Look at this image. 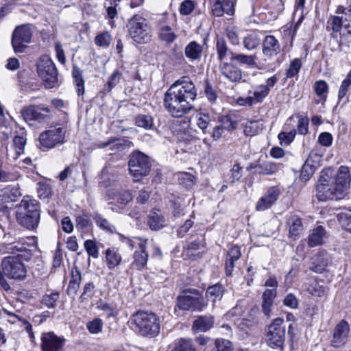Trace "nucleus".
Here are the masks:
<instances>
[{
  "instance_id": "nucleus-17",
  "label": "nucleus",
  "mask_w": 351,
  "mask_h": 351,
  "mask_svg": "<svg viewBox=\"0 0 351 351\" xmlns=\"http://www.w3.org/2000/svg\"><path fill=\"white\" fill-rule=\"evenodd\" d=\"M350 332L348 322L341 320L335 328L331 345L335 348L343 346L347 341Z\"/></svg>"
},
{
  "instance_id": "nucleus-35",
  "label": "nucleus",
  "mask_w": 351,
  "mask_h": 351,
  "mask_svg": "<svg viewBox=\"0 0 351 351\" xmlns=\"http://www.w3.org/2000/svg\"><path fill=\"white\" fill-rule=\"evenodd\" d=\"M243 45L248 51L256 49L261 44V40L257 33L253 32L243 38Z\"/></svg>"
},
{
  "instance_id": "nucleus-6",
  "label": "nucleus",
  "mask_w": 351,
  "mask_h": 351,
  "mask_svg": "<svg viewBox=\"0 0 351 351\" xmlns=\"http://www.w3.org/2000/svg\"><path fill=\"white\" fill-rule=\"evenodd\" d=\"M208 305L202 293L195 289H186L177 297L176 306L182 311H202Z\"/></svg>"
},
{
  "instance_id": "nucleus-9",
  "label": "nucleus",
  "mask_w": 351,
  "mask_h": 351,
  "mask_svg": "<svg viewBox=\"0 0 351 351\" xmlns=\"http://www.w3.org/2000/svg\"><path fill=\"white\" fill-rule=\"evenodd\" d=\"M129 171L134 182H138L147 176L151 170L149 157L141 152H133L128 162Z\"/></svg>"
},
{
  "instance_id": "nucleus-63",
  "label": "nucleus",
  "mask_w": 351,
  "mask_h": 351,
  "mask_svg": "<svg viewBox=\"0 0 351 351\" xmlns=\"http://www.w3.org/2000/svg\"><path fill=\"white\" fill-rule=\"evenodd\" d=\"M333 137L332 134L327 132L319 134L318 136V142L324 147H328L332 145Z\"/></svg>"
},
{
  "instance_id": "nucleus-22",
  "label": "nucleus",
  "mask_w": 351,
  "mask_h": 351,
  "mask_svg": "<svg viewBox=\"0 0 351 351\" xmlns=\"http://www.w3.org/2000/svg\"><path fill=\"white\" fill-rule=\"evenodd\" d=\"M236 0H221L220 3L212 4V12L214 16L220 17L225 13L232 16L234 13Z\"/></svg>"
},
{
  "instance_id": "nucleus-55",
  "label": "nucleus",
  "mask_w": 351,
  "mask_h": 351,
  "mask_svg": "<svg viewBox=\"0 0 351 351\" xmlns=\"http://www.w3.org/2000/svg\"><path fill=\"white\" fill-rule=\"evenodd\" d=\"M76 228L79 230H84L90 226L91 224L89 216L84 213L82 215L76 217Z\"/></svg>"
},
{
  "instance_id": "nucleus-48",
  "label": "nucleus",
  "mask_w": 351,
  "mask_h": 351,
  "mask_svg": "<svg viewBox=\"0 0 351 351\" xmlns=\"http://www.w3.org/2000/svg\"><path fill=\"white\" fill-rule=\"evenodd\" d=\"M338 220L344 229L351 232V210H346L339 213Z\"/></svg>"
},
{
  "instance_id": "nucleus-3",
  "label": "nucleus",
  "mask_w": 351,
  "mask_h": 351,
  "mask_svg": "<svg viewBox=\"0 0 351 351\" xmlns=\"http://www.w3.org/2000/svg\"><path fill=\"white\" fill-rule=\"evenodd\" d=\"M5 251L12 256L4 257L1 261V269L3 274L10 279L23 280L27 275L26 266L24 261L31 259L32 254L23 245H14L11 242L6 245Z\"/></svg>"
},
{
  "instance_id": "nucleus-8",
  "label": "nucleus",
  "mask_w": 351,
  "mask_h": 351,
  "mask_svg": "<svg viewBox=\"0 0 351 351\" xmlns=\"http://www.w3.org/2000/svg\"><path fill=\"white\" fill-rule=\"evenodd\" d=\"M286 327L284 320L278 317L269 326L267 335V351H282L285 341Z\"/></svg>"
},
{
  "instance_id": "nucleus-2",
  "label": "nucleus",
  "mask_w": 351,
  "mask_h": 351,
  "mask_svg": "<svg viewBox=\"0 0 351 351\" xmlns=\"http://www.w3.org/2000/svg\"><path fill=\"white\" fill-rule=\"evenodd\" d=\"M351 182L350 169L340 166L337 173L331 169L321 173L316 186L317 197L319 201L338 200L345 197Z\"/></svg>"
},
{
  "instance_id": "nucleus-51",
  "label": "nucleus",
  "mask_w": 351,
  "mask_h": 351,
  "mask_svg": "<svg viewBox=\"0 0 351 351\" xmlns=\"http://www.w3.org/2000/svg\"><path fill=\"white\" fill-rule=\"evenodd\" d=\"M173 216L174 218H179L184 215V201L180 198H177L172 201Z\"/></svg>"
},
{
  "instance_id": "nucleus-29",
  "label": "nucleus",
  "mask_w": 351,
  "mask_h": 351,
  "mask_svg": "<svg viewBox=\"0 0 351 351\" xmlns=\"http://www.w3.org/2000/svg\"><path fill=\"white\" fill-rule=\"evenodd\" d=\"M216 51L217 55V59L221 62H224V60L229 56L232 57V54H234V52L232 51L226 41L223 38H217L216 40Z\"/></svg>"
},
{
  "instance_id": "nucleus-32",
  "label": "nucleus",
  "mask_w": 351,
  "mask_h": 351,
  "mask_svg": "<svg viewBox=\"0 0 351 351\" xmlns=\"http://www.w3.org/2000/svg\"><path fill=\"white\" fill-rule=\"evenodd\" d=\"M106 259L108 269H112L121 263L122 258L118 250L112 247L106 250Z\"/></svg>"
},
{
  "instance_id": "nucleus-50",
  "label": "nucleus",
  "mask_w": 351,
  "mask_h": 351,
  "mask_svg": "<svg viewBox=\"0 0 351 351\" xmlns=\"http://www.w3.org/2000/svg\"><path fill=\"white\" fill-rule=\"evenodd\" d=\"M302 63L300 59L295 58L293 60L286 72V77L291 78L297 75L301 69Z\"/></svg>"
},
{
  "instance_id": "nucleus-43",
  "label": "nucleus",
  "mask_w": 351,
  "mask_h": 351,
  "mask_svg": "<svg viewBox=\"0 0 351 351\" xmlns=\"http://www.w3.org/2000/svg\"><path fill=\"white\" fill-rule=\"evenodd\" d=\"M263 129L262 124L258 121L247 122L244 128V132L247 136H254Z\"/></svg>"
},
{
  "instance_id": "nucleus-18",
  "label": "nucleus",
  "mask_w": 351,
  "mask_h": 351,
  "mask_svg": "<svg viewBox=\"0 0 351 351\" xmlns=\"http://www.w3.org/2000/svg\"><path fill=\"white\" fill-rule=\"evenodd\" d=\"M280 51L278 40L272 35H267L263 41L262 52L265 56L264 61L271 60Z\"/></svg>"
},
{
  "instance_id": "nucleus-49",
  "label": "nucleus",
  "mask_w": 351,
  "mask_h": 351,
  "mask_svg": "<svg viewBox=\"0 0 351 351\" xmlns=\"http://www.w3.org/2000/svg\"><path fill=\"white\" fill-rule=\"evenodd\" d=\"M314 89L317 95L325 101L328 90L327 83L324 80H319L315 82Z\"/></svg>"
},
{
  "instance_id": "nucleus-41",
  "label": "nucleus",
  "mask_w": 351,
  "mask_h": 351,
  "mask_svg": "<svg viewBox=\"0 0 351 351\" xmlns=\"http://www.w3.org/2000/svg\"><path fill=\"white\" fill-rule=\"evenodd\" d=\"M232 342L225 339H217L215 341L214 345L210 351H233Z\"/></svg>"
},
{
  "instance_id": "nucleus-20",
  "label": "nucleus",
  "mask_w": 351,
  "mask_h": 351,
  "mask_svg": "<svg viewBox=\"0 0 351 351\" xmlns=\"http://www.w3.org/2000/svg\"><path fill=\"white\" fill-rule=\"evenodd\" d=\"M219 69L221 75L231 82H239L242 78L241 70L232 62H221Z\"/></svg>"
},
{
  "instance_id": "nucleus-26",
  "label": "nucleus",
  "mask_w": 351,
  "mask_h": 351,
  "mask_svg": "<svg viewBox=\"0 0 351 351\" xmlns=\"http://www.w3.org/2000/svg\"><path fill=\"white\" fill-rule=\"evenodd\" d=\"M276 289H266L262 295V311L267 317H270L273 303L276 297Z\"/></svg>"
},
{
  "instance_id": "nucleus-54",
  "label": "nucleus",
  "mask_w": 351,
  "mask_h": 351,
  "mask_svg": "<svg viewBox=\"0 0 351 351\" xmlns=\"http://www.w3.org/2000/svg\"><path fill=\"white\" fill-rule=\"evenodd\" d=\"M269 89L267 87L263 86V84H261L255 88L253 93V95L256 102L260 103L263 101V99L269 95Z\"/></svg>"
},
{
  "instance_id": "nucleus-56",
  "label": "nucleus",
  "mask_w": 351,
  "mask_h": 351,
  "mask_svg": "<svg viewBox=\"0 0 351 351\" xmlns=\"http://www.w3.org/2000/svg\"><path fill=\"white\" fill-rule=\"evenodd\" d=\"M195 5V2L193 1L185 0L180 3L179 12L182 15H189L193 11Z\"/></svg>"
},
{
  "instance_id": "nucleus-10",
  "label": "nucleus",
  "mask_w": 351,
  "mask_h": 351,
  "mask_svg": "<svg viewBox=\"0 0 351 351\" xmlns=\"http://www.w3.org/2000/svg\"><path fill=\"white\" fill-rule=\"evenodd\" d=\"M37 73L47 88L56 86L58 71L52 60L47 55L42 56L37 62Z\"/></svg>"
},
{
  "instance_id": "nucleus-28",
  "label": "nucleus",
  "mask_w": 351,
  "mask_h": 351,
  "mask_svg": "<svg viewBox=\"0 0 351 351\" xmlns=\"http://www.w3.org/2000/svg\"><path fill=\"white\" fill-rule=\"evenodd\" d=\"M325 229L322 226H318L308 235V245L310 247H313L324 243V239L326 236Z\"/></svg>"
},
{
  "instance_id": "nucleus-40",
  "label": "nucleus",
  "mask_w": 351,
  "mask_h": 351,
  "mask_svg": "<svg viewBox=\"0 0 351 351\" xmlns=\"http://www.w3.org/2000/svg\"><path fill=\"white\" fill-rule=\"evenodd\" d=\"M135 124L138 127L149 130L154 126V119L149 114H138L135 119Z\"/></svg>"
},
{
  "instance_id": "nucleus-19",
  "label": "nucleus",
  "mask_w": 351,
  "mask_h": 351,
  "mask_svg": "<svg viewBox=\"0 0 351 351\" xmlns=\"http://www.w3.org/2000/svg\"><path fill=\"white\" fill-rule=\"evenodd\" d=\"M138 241L139 250H136L133 255L132 266L136 269L141 270L147 265L148 260V254L146 252L147 240L141 238H135Z\"/></svg>"
},
{
  "instance_id": "nucleus-14",
  "label": "nucleus",
  "mask_w": 351,
  "mask_h": 351,
  "mask_svg": "<svg viewBox=\"0 0 351 351\" xmlns=\"http://www.w3.org/2000/svg\"><path fill=\"white\" fill-rule=\"evenodd\" d=\"M280 165L272 161H265L261 159L252 162L246 167L247 171L253 174L273 175L279 169Z\"/></svg>"
},
{
  "instance_id": "nucleus-57",
  "label": "nucleus",
  "mask_w": 351,
  "mask_h": 351,
  "mask_svg": "<svg viewBox=\"0 0 351 351\" xmlns=\"http://www.w3.org/2000/svg\"><path fill=\"white\" fill-rule=\"evenodd\" d=\"M226 35L232 45H239L240 44L239 34L234 27H227Z\"/></svg>"
},
{
  "instance_id": "nucleus-37",
  "label": "nucleus",
  "mask_w": 351,
  "mask_h": 351,
  "mask_svg": "<svg viewBox=\"0 0 351 351\" xmlns=\"http://www.w3.org/2000/svg\"><path fill=\"white\" fill-rule=\"evenodd\" d=\"M72 75L77 86L78 95H82L84 93V80L82 77V71L76 65L73 66Z\"/></svg>"
},
{
  "instance_id": "nucleus-39",
  "label": "nucleus",
  "mask_w": 351,
  "mask_h": 351,
  "mask_svg": "<svg viewBox=\"0 0 351 351\" xmlns=\"http://www.w3.org/2000/svg\"><path fill=\"white\" fill-rule=\"evenodd\" d=\"M121 76V74L118 70L114 71L112 75L109 77L106 84H105L101 93L104 95H106L110 93L112 89L119 83Z\"/></svg>"
},
{
  "instance_id": "nucleus-21",
  "label": "nucleus",
  "mask_w": 351,
  "mask_h": 351,
  "mask_svg": "<svg viewBox=\"0 0 351 351\" xmlns=\"http://www.w3.org/2000/svg\"><path fill=\"white\" fill-rule=\"evenodd\" d=\"M280 190L277 186H273L268 189L267 193L257 202L256 208L257 210H265L270 208L278 199Z\"/></svg>"
},
{
  "instance_id": "nucleus-1",
  "label": "nucleus",
  "mask_w": 351,
  "mask_h": 351,
  "mask_svg": "<svg viewBox=\"0 0 351 351\" xmlns=\"http://www.w3.org/2000/svg\"><path fill=\"white\" fill-rule=\"evenodd\" d=\"M196 97L195 84L184 76L176 81L165 93L164 106L171 116L180 118L193 108L192 102Z\"/></svg>"
},
{
  "instance_id": "nucleus-27",
  "label": "nucleus",
  "mask_w": 351,
  "mask_h": 351,
  "mask_svg": "<svg viewBox=\"0 0 351 351\" xmlns=\"http://www.w3.org/2000/svg\"><path fill=\"white\" fill-rule=\"evenodd\" d=\"M147 223L152 230H158L166 226L165 217L159 210H153L148 215Z\"/></svg>"
},
{
  "instance_id": "nucleus-38",
  "label": "nucleus",
  "mask_w": 351,
  "mask_h": 351,
  "mask_svg": "<svg viewBox=\"0 0 351 351\" xmlns=\"http://www.w3.org/2000/svg\"><path fill=\"white\" fill-rule=\"evenodd\" d=\"M220 125L227 131H232L237 127L238 120L234 114L222 116L219 119Z\"/></svg>"
},
{
  "instance_id": "nucleus-59",
  "label": "nucleus",
  "mask_w": 351,
  "mask_h": 351,
  "mask_svg": "<svg viewBox=\"0 0 351 351\" xmlns=\"http://www.w3.org/2000/svg\"><path fill=\"white\" fill-rule=\"evenodd\" d=\"M84 247L88 254L95 258H98V247L95 241L93 240H87L84 242Z\"/></svg>"
},
{
  "instance_id": "nucleus-52",
  "label": "nucleus",
  "mask_w": 351,
  "mask_h": 351,
  "mask_svg": "<svg viewBox=\"0 0 351 351\" xmlns=\"http://www.w3.org/2000/svg\"><path fill=\"white\" fill-rule=\"evenodd\" d=\"M59 299V293L56 291L51 294H46L43 297L42 303L47 308H54L56 306V302Z\"/></svg>"
},
{
  "instance_id": "nucleus-16",
  "label": "nucleus",
  "mask_w": 351,
  "mask_h": 351,
  "mask_svg": "<svg viewBox=\"0 0 351 351\" xmlns=\"http://www.w3.org/2000/svg\"><path fill=\"white\" fill-rule=\"evenodd\" d=\"M21 189L18 184L8 185L0 191V210L8 206V203L17 201L21 196Z\"/></svg>"
},
{
  "instance_id": "nucleus-46",
  "label": "nucleus",
  "mask_w": 351,
  "mask_h": 351,
  "mask_svg": "<svg viewBox=\"0 0 351 351\" xmlns=\"http://www.w3.org/2000/svg\"><path fill=\"white\" fill-rule=\"evenodd\" d=\"M196 124L198 128L202 130L204 134H206L208 125L211 121L210 116L204 113H198L196 116Z\"/></svg>"
},
{
  "instance_id": "nucleus-31",
  "label": "nucleus",
  "mask_w": 351,
  "mask_h": 351,
  "mask_svg": "<svg viewBox=\"0 0 351 351\" xmlns=\"http://www.w3.org/2000/svg\"><path fill=\"white\" fill-rule=\"evenodd\" d=\"M214 324L212 316H199L193 324V330L195 332H206L210 330Z\"/></svg>"
},
{
  "instance_id": "nucleus-30",
  "label": "nucleus",
  "mask_w": 351,
  "mask_h": 351,
  "mask_svg": "<svg viewBox=\"0 0 351 351\" xmlns=\"http://www.w3.org/2000/svg\"><path fill=\"white\" fill-rule=\"evenodd\" d=\"M224 291L223 286L220 283H217L207 288L205 296L207 300H210L214 304L222 299Z\"/></svg>"
},
{
  "instance_id": "nucleus-42",
  "label": "nucleus",
  "mask_w": 351,
  "mask_h": 351,
  "mask_svg": "<svg viewBox=\"0 0 351 351\" xmlns=\"http://www.w3.org/2000/svg\"><path fill=\"white\" fill-rule=\"evenodd\" d=\"M160 38L167 43H173L177 38L176 34L173 32L171 27L168 25H165L160 27L159 32Z\"/></svg>"
},
{
  "instance_id": "nucleus-23",
  "label": "nucleus",
  "mask_w": 351,
  "mask_h": 351,
  "mask_svg": "<svg viewBox=\"0 0 351 351\" xmlns=\"http://www.w3.org/2000/svg\"><path fill=\"white\" fill-rule=\"evenodd\" d=\"M330 256L326 252H319L312 258L310 269L316 273L324 271L330 263Z\"/></svg>"
},
{
  "instance_id": "nucleus-34",
  "label": "nucleus",
  "mask_w": 351,
  "mask_h": 351,
  "mask_svg": "<svg viewBox=\"0 0 351 351\" xmlns=\"http://www.w3.org/2000/svg\"><path fill=\"white\" fill-rule=\"evenodd\" d=\"M287 225L289 226V235L291 237H296L303 229L302 220L297 215L289 217Z\"/></svg>"
},
{
  "instance_id": "nucleus-7",
  "label": "nucleus",
  "mask_w": 351,
  "mask_h": 351,
  "mask_svg": "<svg viewBox=\"0 0 351 351\" xmlns=\"http://www.w3.org/2000/svg\"><path fill=\"white\" fill-rule=\"evenodd\" d=\"M127 27L131 38L136 43L143 44L151 40L152 30L145 19L134 15L128 22Z\"/></svg>"
},
{
  "instance_id": "nucleus-62",
  "label": "nucleus",
  "mask_w": 351,
  "mask_h": 351,
  "mask_svg": "<svg viewBox=\"0 0 351 351\" xmlns=\"http://www.w3.org/2000/svg\"><path fill=\"white\" fill-rule=\"evenodd\" d=\"M37 192L40 198L46 199L51 194V189L48 184L40 182Z\"/></svg>"
},
{
  "instance_id": "nucleus-24",
  "label": "nucleus",
  "mask_w": 351,
  "mask_h": 351,
  "mask_svg": "<svg viewBox=\"0 0 351 351\" xmlns=\"http://www.w3.org/2000/svg\"><path fill=\"white\" fill-rule=\"evenodd\" d=\"M185 56L191 61H199L203 54V47L196 41H191L184 49Z\"/></svg>"
},
{
  "instance_id": "nucleus-36",
  "label": "nucleus",
  "mask_w": 351,
  "mask_h": 351,
  "mask_svg": "<svg viewBox=\"0 0 351 351\" xmlns=\"http://www.w3.org/2000/svg\"><path fill=\"white\" fill-rule=\"evenodd\" d=\"M117 206L120 209H123L132 199V195L129 190H121L114 195Z\"/></svg>"
},
{
  "instance_id": "nucleus-11",
  "label": "nucleus",
  "mask_w": 351,
  "mask_h": 351,
  "mask_svg": "<svg viewBox=\"0 0 351 351\" xmlns=\"http://www.w3.org/2000/svg\"><path fill=\"white\" fill-rule=\"evenodd\" d=\"M65 133L66 129L62 124L58 123L56 125H51L40 134L39 142L45 148H53L58 144L64 143Z\"/></svg>"
},
{
  "instance_id": "nucleus-53",
  "label": "nucleus",
  "mask_w": 351,
  "mask_h": 351,
  "mask_svg": "<svg viewBox=\"0 0 351 351\" xmlns=\"http://www.w3.org/2000/svg\"><path fill=\"white\" fill-rule=\"evenodd\" d=\"M112 40V37L108 32H104L97 35L95 38V43L97 46L108 47Z\"/></svg>"
},
{
  "instance_id": "nucleus-44",
  "label": "nucleus",
  "mask_w": 351,
  "mask_h": 351,
  "mask_svg": "<svg viewBox=\"0 0 351 351\" xmlns=\"http://www.w3.org/2000/svg\"><path fill=\"white\" fill-rule=\"evenodd\" d=\"M171 351H195V348L191 339H180Z\"/></svg>"
},
{
  "instance_id": "nucleus-60",
  "label": "nucleus",
  "mask_w": 351,
  "mask_h": 351,
  "mask_svg": "<svg viewBox=\"0 0 351 351\" xmlns=\"http://www.w3.org/2000/svg\"><path fill=\"white\" fill-rule=\"evenodd\" d=\"M13 143L16 154L18 155L23 154L26 144L25 137L23 136H16L13 139Z\"/></svg>"
},
{
  "instance_id": "nucleus-5",
  "label": "nucleus",
  "mask_w": 351,
  "mask_h": 351,
  "mask_svg": "<svg viewBox=\"0 0 351 351\" xmlns=\"http://www.w3.org/2000/svg\"><path fill=\"white\" fill-rule=\"evenodd\" d=\"M136 330L146 337H154L158 335L160 329L159 317L154 313L138 311L132 316Z\"/></svg>"
},
{
  "instance_id": "nucleus-61",
  "label": "nucleus",
  "mask_w": 351,
  "mask_h": 351,
  "mask_svg": "<svg viewBox=\"0 0 351 351\" xmlns=\"http://www.w3.org/2000/svg\"><path fill=\"white\" fill-rule=\"evenodd\" d=\"M295 130H291L289 132H280L279 133L278 138L280 141V144L282 145H289L290 144L294 139L295 136Z\"/></svg>"
},
{
  "instance_id": "nucleus-4",
  "label": "nucleus",
  "mask_w": 351,
  "mask_h": 351,
  "mask_svg": "<svg viewBox=\"0 0 351 351\" xmlns=\"http://www.w3.org/2000/svg\"><path fill=\"white\" fill-rule=\"evenodd\" d=\"M40 209L38 202L30 196H24L16 207L17 222L28 230H34L38 226Z\"/></svg>"
},
{
  "instance_id": "nucleus-13",
  "label": "nucleus",
  "mask_w": 351,
  "mask_h": 351,
  "mask_svg": "<svg viewBox=\"0 0 351 351\" xmlns=\"http://www.w3.org/2000/svg\"><path fill=\"white\" fill-rule=\"evenodd\" d=\"M26 122L37 121L41 122L49 117L50 109L44 105H31L24 107L21 112Z\"/></svg>"
},
{
  "instance_id": "nucleus-45",
  "label": "nucleus",
  "mask_w": 351,
  "mask_h": 351,
  "mask_svg": "<svg viewBox=\"0 0 351 351\" xmlns=\"http://www.w3.org/2000/svg\"><path fill=\"white\" fill-rule=\"evenodd\" d=\"M104 323L99 318H95L86 323V328L93 335H97L103 330Z\"/></svg>"
},
{
  "instance_id": "nucleus-15",
  "label": "nucleus",
  "mask_w": 351,
  "mask_h": 351,
  "mask_svg": "<svg viewBox=\"0 0 351 351\" xmlns=\"http://www.w3.org/2000/svg\"><path fill=\"white\" fill-rule=\"evenodd\" d=\"M65 343L63 337H58L53 332H44L41 337L42 351H60Z\"/></svg>"
},
{
  "instance_id": "nucleus-47",
  "label": "nucleus",
  "mask_w": 351,
  "mask_h": 351,
  "mask_svg": "<svg viewBox=\"0 0 351 351\" xmlns=\"http://www.w3.org/2000/svg\"><path fill=\"white\" fill-rule=\"evenodd\" d=\"M97 225L104 230L110 232H113L115 230V228L112 226L106 219L104 218L100 214L95 213L93 216Z\"/></svg>"
},
{
  "instance_id": "nucleus-25",
  "label": "nucleus",
  "mask_w": 351,
  "mask_h": 351,
  "mask_svg": "<svg viewBox=\"0 0 351 351\" xmlns=\"http://www.w3.org/2000/svg\"><path fill=\"white\" fill-rule=\"evenodd\" d=\"M256 59V55H247L237 53H234V54H232V57H230L231 61H235L237 64L240 65H245L249 67L257 68L258 69H263V64H262V66L257 65Z\"/></svg>"
},
{
  "instance_id": "nucleus-33",
  "label": "nucleus",
  "mask_w": 351,
  "mask_h": 351,
  "mask_svg": "<svg viewBox=\"0 0 351 351\" xmlns=\"http://www.w3.org/2000/svg\"><path fill=\"white\" fill-rule=\"evenodd\" d=\"M312 157L313 154H311L302 167L300 178L303 182L308 181L315 171L316 166L313 164Z\"/></svg>"
},
{
  "instance_id": "nucleus-64",
  "label": "nucleus",
  "mask_w": 351,
  "mask_h": 351,
  "mask_svg": "<svg viewBox=\"0 0 351 351\" xmlns=\"http://www.w3.org/2000/svg\"><path fill=\"white\" fill-rule=\"evenodd\" d=\"M194 221L191 219H187L180 226L177 230V235L180 238L184 237L189 230L193 227Z\"/></svg>"
},
{
  "instance_id": "nucleus-58",
  "label": "nucleus",
  "mask_w": 351,
  "mask_h": 351,
  "mask_svg": "<svg viewBox=\"0 0 351 351\" xmlns=\"http://www.w3.org/2000/svg\"><path fill=\"white\" fill-rule=\"evenodd\" d=\"M95 286L92 282L86 283L83 287V292L80 297L81 302L91 298L94 295Z\"/></svg>"
},
{
  "instance_id": "nucleus-12",
  "label": "nucleus",
  "mask_w": 351,
  "mask_h": 351,
  "mask_svg": "<svg viewBox=\"0 0 351 351\" xmlns=\"http://www.w3.org/2000/svg\"><path fill=\"white\" fill-rule=\"evenodd\" d=\"M32 29L28 25H23L15 28L12 36V46L15 53H23L30 43Z\"/></svg>"
}]
</instances>
